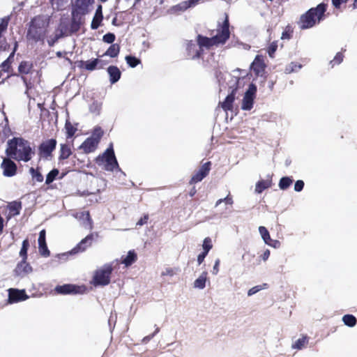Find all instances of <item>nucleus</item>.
I'll return each instance as SVG.
<instances>
[{"instance_id": "19", "label": "nucleus", "mask_w": 357, "mask_h": 357, "mask_svg": "<svg viewBox=\"0 0 357 357\" xmlns=\"http://www.w3.org/2000/svg\"><path fill=\"white\" fill-rule=\"evenodd\" d=\"M81 14H78L72 11V20L70 27L68 33L70 34L75 33L79 31L81 25Z\"/></svg>"}, {"instance_id": "9", "label": "nucleus", "mask_w": 357, "mask_h": 357, "mask_svg": "<svg viewBox=\"0 0 357 357\" xmlns=\"http://www.w3.org/2000/svg\"><path fill=\"white\" fill-rule=\"evenodd\" d=\"M9 157L5 158L1 164L3 175L6 177H12L17 173V165Z\"/></svg>"}, {"instance_id": "36", "label": "nucleus", "mask_w": 357, "mask_h": 357, "mask_svg": "<svg viewBox=\"0 0 357 357\" xmlns=\"http://www.w3.org/2000/svg\"><path fill=\"white\" fill-rule=\"evenodd\" d=\"M301 68H302L301 64H298L296 63L291 62L285 67L284 73L287 74H290L294 72H297Z\"/></svg>"}, {"instance_id": "5", "label": "nucleus", "mask_w": 357, "mask_h": 357, "mask_svg": "<svg viewBox=\"0 0 357 357\" xmlns=\"http://www.w3.org/2000/svg\"><path fill=\"white\" fill-rule=\"evenodd\" d=\"M229 22L227 15H225V19L222 24H218L216 29V33L213 37L217 45H224L229 38Z\"/></svg>"}, {"instance_id": "64", "label": "nucleus", "mask_w": 357, "mask_h": 357, "mask_svg": "<svg viewBox=\"0 0 357 357\" xmlns=\"http://www.w3.org/2000/svg\"><path fill=\"white\" fill-rule=\"evenodd\" d=\"M155 336V333H152L151 335H147L144 337L142 340V342L146 344L149 342L153 337Z\"/></svg>"}, {"instance_id": "59", "label": "nucleus", "mask_w": 357, "mask_h": 357, "mask_svg": "<svg viewBox=\"0 0 357 357\" xmlns=\"http://www.w3.org/2000/svg\"><path fill=\"white\" fill-rule=\"evenodd\" d=\"M148 220H149V215H144V217L141 218L140 220H139V221L137 222V225L142 226L147 222Z\"/></svg>"}, {"instance_id": "51", "label": "nucleus", "mask_w": 357, "mask_h": 357, "mask_svg": "<svg viewBox=\"0 0 357 357\" xmlns=\"http://www.w3.org/2000/svg\"><path fill=\"white\" fill-rule=\"evenodd\" d=\"M115 40V35L112 33H107L105 34L102 37V40L105 43L111 44Z\"/></svg>"}, {"instance_id": "40", "label": "nucleus", "mask_w": 357, "mask_h": 357, "mask_svg": "<svg viewBox=\"0 0 357 357\" xmlns=\"http://www.w3.org/2000/svg\"><path fill=\"white\" fill-rule=\"evenodd\" d=\"M31 68V65L27 61H22L18 67V70L22 74H28Z\"/></svg>"}, {"instance_id": "14", "label": "nucleus", "mask_w": 357, "mask_h": 357, "mask_svg": "<svg viewBox=\"0 0 357 357\" xmlns=\"http://www.w3.org/2000/svg\"><path fill=\"white\" fill-rule=\"evenodd\" d=\"M99 64L100 65L99 66V68H102L104 65L102 61L98 59H94L86 61H80L79 62L78 67L81 68H84L89 71H93L97 68V66Z\"/></svg>"}, {"instance_id": "3", "label": "nucleus", "mask_w": 357, "mask_h": 357, "mask_svg": "<svg viewBox=\"0 0 357 357\" xmlns=\"http://www.w3.org/2000/svg\"><path fill=\"white\" fill-rule=\"evenodd\" d=\"M48 22L43 17L36 16L30 22L27 31V38L34 42L44 40Z\"/></svg>"}, {"instance_id": "26", "label": "nucleus", "mask_w": 357, "mask_h": 357, "mask_svg": "<svg viewBox=\"0 0 357 357\" xmlns=\"http://www.w3.org/2000/svg\"><path fill=\"white\" fill-rule=\"evenodd\" d=\"M17 47H18L17 42H15L13 52H11V54H10L8 58L6 61H4L1 65V68L2 70L6 71V72L8 71V70L10 68V65L12 63V61H13V57H14L15 51L17 49Z\"/></svg>"}, {"instance_id": "62", "label": "nucleus", "mask_w": 357, "mask_h": 357, "mask_svg": "<svg viewBox=\"0 0 357 357\" xmlns=\"http://www.w3.org/2000/svg\"><path fill=\"white\" fill-rule=\"evenodd\" d=\"M207 255H208L207 252L203 251L201 254H199L198 255V257H197V262H198L199 264H201L204 261V259H205V257H206Z\"/></svg>"}, {"instance_id": "31", "label": "nucleus", "mask_w": 357, "mask_h": 357, "mask_svg": "<svg viewBox=\"0 0 357 357\" xmlns=\"http://www.w3.org/2000/svg\"><path fill=\"white\" fill-rule=\"evenodd\" d=\"M120 47L118 44H112L108 48V50L103 54L105 56H109L112 58L116 57L119 53Z\"/></svg>"}, {"instance_id": "16", "label": "nucleus", "mask_w": 357, "mask_h": 357, "mask_svg": "<svg viewBox=\"0 0 357 357\" xmlns=\"http://www.w3.org/2000/svg\"><path fill=\"white\" fill-rule=\"evenodd\" d=\"M80 288V287L73 284H64L62 286H57L55 288V291L60 294H75L79 293Z\"/></svg>"}, {"instance_id": "32", "label": "nucleus", "mask_w": 357, "mask_h": 357, "mask_svg": "<svg viewBox=\"0 0 357 357\" xmlns=\"http://www.w3.org/2000/svg\"><path fill=\"white\" fill-rule=\"evenodd\" d=\"M71 149L70 146L67 144H61V150H60V160H66L69 158L71 155Z\"/></svg>"}, {"instance_id": "43", "label": "nucleus", "mask_w": 357, "mask_h": 357, "mask_svg": "<svg viewBox=\"0 0 357 357\" xmlns=\"http://www.w3.org/2000/svg\"><path fill=\"white\" fill-rule=\"evenodd\" d=\"M126 61L131 68L136 67L140 63V60L139 59L130 55L126 56Z\"/></svg>"}, {"instance_id": "6", "label": "nucleus", "mask_w": 357, "mask_h": 357, "mask_svg": "<svg viewBox=\"0 0 357 357\" xmlns=\"http://www.w3.org/2000/svg\"><path fill=\"white\" fill-rule=\"evenodd\" d=\"M100 159L105 161V169L107 171H114L115 169H119V164L115 157L112 144H110L102 156L98 158V160Z\"/></svg>"}, {"instance_id": "57", "label": "nucleus", "mask_w": 357, "mask_h": 357, "mask_svg": "<svg viewBox=\"0 0 357 357\" xmlns=\"http://www.w3.org/2000/svg\"><path fill=\"white\" fill-rule=\"evenodd\" d=\"M266 245L273 247L274 248H278L280 246V242L278 240H273L270 238V240L268 241V243Z\"/></svg>"}, {"instance_id": "60", "label": "nucleus", "mask_w": 357, "mask_h": 357, "mask_svg": "<svg viewBox=\"0 0 357 357\" xmlns=\"http://www.w3.org/2000/svg\"><path fill=\"white\" fill-rule=\"evenodd\" d=\"M196 47H197V46L195 43H193L192 42H190L188 43L187 50L190 54L192 51H193V52L195 51V52L197 51H198L197 50H196Z\"/></svg>"}, {"instance_id": "33", "label": "nucleus", "mask_w": 357, "mask_h": 357, "mask_svg": "<svg viewBox=\"0 0 357 357\" xmlns=\"http://www.w3.org/2000/svg\"><path fill=\"white\" fill-rule=\"evenodd\" d=\"M54 10H63L68 4V0H50Z\"/></svg>"}, {"instance_id": "37", "label": "nucleus", "mask_w": 357, "mask_h": 357, "mask_svg": "<svg viewBox=\"0 0 357 357\" xmlns=\"http://www.w3.org/2000/svg\"><path fill=\"white\" fill-rule=\"evenodd\" d=\"M308 338L307 336H303L301 338L297 340L295 343L292 345L293 349H302L305 345L307 343Z\"/></svg>"}, {"instance_id": "24", "label": "nucleus", "mask_w": 357, "mask_h": 357, "mask_svg": "<svg viewBox=\"0 0 357 357\" xmlns=\"http://www.w3.org/2000/svg\"><path fill=\"white\" fill-rule=\"evenodd\" d=\"M76 218L79 220H82L83 225L84 227L88 228L89 229H92L93 228V222L90 217V214L89 211H84L80 213L79 215H76Z\"/></svg>"}, {"instance_id": "41", "label": "nucleus", "mask_w": 357, "mask_h": 357, "mask_svg": "<svg viewBox=\"0 0 357 357\" xmlns=\"http://www.w3.org/2000/svg\"><path fill=\"white\" fill-rule=\"evenodd\" d=\"M29 173L31 175L32 178L36 181L42 182L43 181V176L42 174L33 167H31L29 169Z\"/></svg>"}, {"instance_id": "35", "label": "nucleus", "mask_w": 357, "mask_h": 357, "mask_svg": "<svg viewBox=\"0 0 357 357\" xmlns=\"http://www.w3.org/2000/svg\"><path fill=\"white\" fill-rule=\"evenodd\" d=\"M293 180L288 176H284L279 181V188L282 190H287L292 183Z\"/></svg>"}, {"instance_id": "28", "label": "nucleus", "mask_w": 357, "mask_h": 357, "mask_svg": "<svg viewBox=\"0 0 357 357\" xmlns=\"http://www.w3.org/2000/svg\"><path fill=\"white\" fill-rule=\"evenodd\" d=\"M206 278L207 272L204 271L194 282V287L199 289H203L206 286Z\"/></svg>"}, {"instance_id": "39", "label": "nucleus", "mask_w": 357, "mask_h": 357, "mask_svg": "<svg viewBox=\"0 0 357 357\" xmlns=\"http://www.w3.org/2000/svg\"><path fill=\"white\" fill-rule=\"evenodd\" d=\"M259 232L261 237L263 239L264 242L266 244L268 243V241L271 238L270 234H269V231H268V229L264 226H260V227H259Z\"/></svg>"}, {"instance_id": "27", "label": "nucleus", "mask_w": 357, "mask_h": 357, "mask_svg": "<svg viewBox=\"0 0 357 357\" xmlns=\"http://www.w3.org/2000/svg\"><path fill=\"white\" fill-rule=\"evenodd\" d=\"M137 260V254L134 250H130L128 255L123 259L122 264L126 267L131 266Z\"/></svg>"}, {"instance_id": "4", "label": "nucleus", "mask_w": 357, "mask_h": 357, "mask_svg": "<svg viewBox=\"0 0 357 357\" xmlns=\"http://www.w3.org/2000/svg\"><path fill=\"white\" fill-rule=\"evenodd\" d=\"M112 265L106 264L98 269L93 276V284L95 286H105L110 282V275L112 272Z\"/></svg>"}, {"instance_id": "20", "label": "nucleus", "mask_w": 357, "mask_h": 357, "mask_svg": "<svg viewBox=\"0 0 357 357\" xmlns=\"http://www.w3.org/2000/svg\"><path fill=\"white\" fill-rule=\"evenodd\" d=\"M236 88L232 89L231 92L226 97L225 101L220 102L221 107L225 111L232 110L233 102L235 100V92Z\"/></svg>"}, {"instance_id": "47", "label": "nucleus", "mask_w": 357, "mask_h": 357, "mask_svg": "<svg viewBox=\"0 0 357 357\" xmlns=\"http://www.w3.org/2000/svg\"><path fill=\"white\" fill-rule=\"evenodd\" d=\"M344 55L342 52H337L333 60L331 61L330 64L333 67L335 65L340 64L343 61Z\"/></svg>"}, {"instance_id": "10", "label": "nucleus", "mask_w": 357, "mask_h": 357, "mask_svg": "<svg viewBox=\"0 0 357 357\" xmlns=\"http://www.w3.org/2000/svg\"><path fill=\"white\" fill-rule=\"evenodd\" d=\"M56 141L50 139L41 143L38 147L39 153L42 157L47 158L51 155L52 152L55 149Z\"/></svg>"}, {"instance_id": "48", "label": "nucleus", "mask_w": 357, "mask_h": 357, "mask_svg": "<svg viewBox=\"0 0 357 357\" xmlns=\"http://www.w3.org/2000/svg\"><path fill=\"white\" fill-rule=\"evenodd\" d=\"M202 246H203L204 252H206L208 253L209 252V250L212 248L211 239L208 237L206 238L204 240Z\"/></svg>"}, {"instance_id": "13", "label": "nucleus", "mask_w": 357, "mask_h": 357, "mask_svg": "<svg viewBox=\"0 0 357 357\" xmlns=\"http://www.w3.org/2000/svg\"><path fill=\"white\" fill-rule=\"evenodd\" d=\"M98 144L96 139L88 137L79 146V149L82 150L84 153H90L96 151Z\"/></svg>"}, {"instance_id": "54", "label": "nucleus", "mask_w": 357, "mask_h": 357, "mask_svg": "<svg viewBox=\"0 0 357 357\" xmlns=\"http://www.w3.org/2000/svg\"><path fill=\"white\" fill-rule=\"evenodd\" d=\"M304 185H305V183H304L303 181H302V180L296 181L295 183V185H294V190L296 192L302 191L304 188Z\"/></svg>"}, {"instance_id": "25", "label": "nucleus", "mask_w": 357, "mask_h": 357, "mask_svg": "<svg viewBox=\"0 0 357 357\" xmlns=\"http://www.w3.org/2000/svg\"><path fill=\"white\" fill-rule=\"evenodd\" d=\"M272 185L271 178L266 180L259 181L255 185V192L257 194L261 193L264 190L269 188Z\"/></svg>"}, {"instance_id": "50", "label": "nucleus", "mask_w": 357, "mask_h": 357, "mask_svg": "<svg viewBox=\"0 0 357 357\" xmlns=\"http://www.w3.org/2000/svg\"><path fill=\"white\" fill-rule=\"evenodd\" d=\"M39 252L40 254L43 257H48L50 256V250L47 248L46 243L45 244H42L41 245H39Z\"/></svg>"}, {"instance_id": "63", "label": "nucleus", "mask_w": 357, "mask_h": 357, "mask_svg": "<svg viewBox=\"0 0 357 357\" xmlns=\"http://www.w3.org/2000/svg\"><path fill=\"white\" fill-rule=\"evenodd\" d=\"M270 256V251L269 250H266L264 253L261 255V257L264 261H266Z\"/></svg>"}, {"instance_id": "49", "label": "nucleus", "mask_w": 357, "mask_h": 357, "mask_svg": "<svg viewBox=\"0 0 357 357\" xmlns=\"http://www.w3.org/2000/svg\"><path fill=\"white\" fill-rule=\"evenodd\" d=\"M266 286V284H264L263 286L257 285V286L253 287L248 290V295L249 296H251L255 294L256 293H257L258 291H259L260 290L263 289Z\"/></svg>"}, {"instance_id": "29", "label": "nucleus", "mask_w": 357, "mask_h": 357, "mask_svg": "<svg viewBox=\"0 0 357 357\" xmlns=\"http://www.w3.org/2000/svg\"><path fill=\"white\" fill-rule=\"evenodd\" d=\"M77 124L73 125L69 120H66L65 123V129L66 131V137L71 138L77 130Z\"/></svg>"}, {"instance_id": "44", "label": "nucleus", "mask_w": 357, "mask_h": 357, "mask_svg": "<svg viewBox=\"0 0 357 357\" xmlns=\"http://www.w3.org/2000/svg\"><path fill=\"white\" fill-rule=\"evenodd\" d=\"M21 208H22L21 203L13 202L10 205L9 210H10V212L13 215H16L20 214Z\"/></svg>"}, {"instance_id": "11", "label": "nucleus", "mask_w": 357, "mask_h": 357, "mask_svg": "<svg viewBox=\"0 0 357 357\" xmlns=\"http://www.w3.org/2000/svg\"><path fill=\"white\" fill-rule=\"evenodd\" d=\"M211 162H205L192 176L190 181V183L193 184L202 181L208 174L211 169Z\"/></svg>"}, {"instance_id": "55", "label": "nucleus", "mask_w": 357, "mask_h": 357, "mask_svg": "<svg viewBox=\"0 0 357 357\" xmlns=\"http://www.w3.org/2000/svg\"><path fill=\"white\" fill-rule=\"evenodd\" d=\"M38 241V245H41L42 244H45V243H46L45 230V229H43L40 231Z\"/></svg>"}, {"instance_id": "46", "label": "nucleus", "mask_w": 357, "mask_h": 357, "mask_svg": "<svg viewBox=\"0 0 357 357\" xmlns=\"http://www.w3.org/2000/svg\"><path fill=\"white\" fill-rule=\"evenodd\" d=\"M225 203V204L227 205H232L234 204L233 198L230 196L229 194L226 197L223 199H218L215 203V207H217L218 205H220L222 203Z\"/></svg>"}, {"instance_id": "12", "label": "nucleus", "mask_w": 357, "mask_h": 357, "mask_svg": "<svg viewBox=\"0 0 357 357\" xmlns=\"http://www.w3.org/2000/svg\"><path fill=\"white\" fill-rule=\"evenodd\" d=\"M93 241V234H90L83 238L76 247H75L71 251L70 254H77L86 250L89 247Z\"/></svg>"}, {"instance_id": "15", "label": "nucleus", "mask_w": 357, "mask_h": 357, "mask_svg": "<svg viewBox=\"0 0 357 357\" xmlns=\"http://www.w3.org/2000/svg\"><path fill=\"white\" fill-rule=\"evenodd\" d=\"M28 296L24 290L10 289L8 301L10 303L25 301Z\"/></svg>"}, {"instance_id": "42", "label": "nucleus", "mask_w": 357, "mask_h": 357, "mask_svg": "<svg viewBox=\"0 0 357 357\" xmlns=\"http://www.w3.org/2000/svg\"><path fill=\"white\" fill-rule=\"evenodd\" d=\"M59 173V172L57 169H53L52 171H50L46 176V184H50L52 183L58 176Z\"/></svg>"}, {"instance_id": "61", "label": "nucleus", "mask_w": 357, "mask_h": 357, "mask_svg": "<svg viewBox=\"0 0 357 357\" xmlns=\"http://www.w3.org/2000/svg\"><path fill=\"white\" fill-rule=\"evenodd\" d=\"M333 6L336 8L340 7L341 4L347 2L348 0H331Z\"/></svg>"}, {"instance_id": "17", "label": "nucleus", "mask_w": 357, "mask_h": 357, "mask_svg": "<svg viewBox=\"0 0 357 357\" xmlns=\"http://www.w3.org/2000/svg\"><path fill=\"white\" fill-rule=\"evenodd\" d=\"M66 34V31L65 27L60 24L59 28L55 31V33L52 36H50L47 43L50 47L54 45V44L62 37H63Z\"/></svg>"}, {"instance_id": "52", "label": "nucleus", "mask_w": 357, "mask_h": 357, "mask_svg": "<svg viewBox=\"0 0 357 357\" xmlns=\"http://www.w3.org/2000/svg\"><path fill=\"white\" fill-rule=\"evenodd\" d=\"M277 48H278V45L276 43L273 42L270 45V46L268 48V53L271 57H273V54H275V51L277 50Z\"/></svg>"}, {"instance_id": "21", "label": "nucleus", "mask_w": 357, "mask_h": 357, "mask_svg": "<svg viewBox=\"0 0 357 357\" xmlns=\"http://www.w3.org/2000/svg\"><path fill=\"white\" fill-rule=\"evenodd\" d=\"M265 68V64L264 59L261 56L257 55L252 63V69L256 73L257 75H259L264 72Z\"/></svg>"}, {"instance_id": "1", "label": "nucleus", "mask_w": 357, "mask_h": 357, "mask_svg": "<svg viewBox=\"0 0 357 357\" xmlns=\"http://www.w3.org/2000/svg\"><path fill=\"white\" fill-rule=\"evenodd\" d=\"M6 155L17 161L29 162L35 154L30 142L22 137H13L7 142Z\"/></svg>"}, {"instance_id": "22", "label": "nucleus", "mask_w": 357, "mask_h": 357, "mask_svg": "<svg viewBox=\"0 0 357 357\" xmlns=\"http://www.w3.org/2000/svg\"><path fill=\"white\" fill-rule=\"evenodd\" d=\"M102 18L103 16L102 13V6L99 5L96 10L95 15L91 22V28L93 30L97 29L99 27Z\"/></svg>"}, {"instance_id": "8", "label": "nucleus", "mask_w": 357, "mask_h": 357, "mask_svg": "<svg viewBox=\"0 0 357 357\" xmlns=\"http://www.w3.org/2000/svg\"><path fill=\"white\" fill-rule=\"evenodd\" d=\"M197 43L199 45V51L196 52V54L192 56V59H198L200 58L202 54L203 48L205 47L206 49H209L213 46H218L213 37L211 38L203 36L202 35H198L197 36Z\"/></svg>"}, {"instance_id": "53", "label": "nucleus", "mask_w": 357, "mask_h": 357, "mask_svg": "<svg viewBox=\"0 0 357 357\" xmlns=\"http://www.w3.org/2000/svg\"><path fill=\"white\" fill-rule=\"evenodd\" d=\"M100 108L101 106L99 103L93 102V104L91 105L89 109L92 113L99 114Z\"/></svg>"}, {"instance_id": "7", "label": "nucleus", "mask_w": 357, "mask_h": 357, "mask_svg": "<svg viewBox=\"0 0 357 357\" xmlns=\"http://www.w3.org/2000/svg\"><path fill=\"white\" fill-rule=\"evenodd\" d=\"M256 92V85L254 84H250L243 98L241 105L242 109L249 111L252 108Z\"/></svg>"}, {"instance_id": "23", "label": "nucleus", "mask_w": 357, "mask_h": 357, "mask_svg": "<svg viewBox=\"0 0 357 357\" xmlns=\"http://www.w3.org/2000/svg\"><path fill=\"white\" fill-rule=\"evenodd\" d=\"M107 73L109 75V81L112 84L117 82L121 78V73L116 66H111L108 67Z\"/></svg>"}, {"instance_id": "56", "label": "nucleus", "mask_w": 357, "mask_h": 357, "mask_svg": "<svg viewBox=\"0 0 357 357\" xmlns=\"http://www.w3.org/2000/svg\"><path fill=\"white\" fill-rule=\"evenodd\" d=\"M22 266H24L23 271L24 273H27L31 271V267L29 264H26V261H24L22 260V263L18 265L17 268H20Z\"/></svg>"}, {"instance_id": "45", "label": "nucleus", "mask_w": 357, "mask_h": 357, "mask_svg": "<svg viewBox=\"0 0 357 357\" xmlns=\"http://www.w3.org/2000/svg\"><path fill=\"white\" fill-rule=\"evenodd\" d=\"M103 135V131L100 127L96 128L91 135L90 138H93V139H96L97 142L99 143L102 136Z\"/></svg>"}, {"instance_id": "2", "label": "nucleus", "mask_w": 357, "mask_h": 357, "mask_svg": "<svg viewBox=\"0 0 357 357\" xmlns=\"http://www.w3.org/2000/svg\"><path fill=\"white\" fill-rule=\"evenodd\" d=\"M328 5L324 2L311 8L300 16L297 24L301 29H308L319 24L325 19Z\"/></svg>"}, {"instance_id": "34", "label": "nucleus", "mask_w": 357, "mask_h": 357, "mask_svg": "<svg viewBox=\"0 0 357 357\" xmlns=\"http://www.w3.org/2000/svg\"><path fill=\"white\" fill-rule=\"evenodd\" d=\"M342 321L346 326L353 327L356 324V318L352 314H345L342 317Z\"/></svg>"}, {"instance_id": "30", "label": "nucleus", "mask_w": 357, "mask_h": 357, "mask_svg": "<svg viewBox=\"0 0 357 357\" xmlns=\"http://www.w3.org/2000/svg\"><path fill=\"white\" fill-rule=\"evenodd\" d=\"M190 7H192V6L188 0L186 1L181 2V3L172 7L170 9V12L172 13H175L177 12H183Z\"/></svg>"}, {"instance_id": "58", "label": "nucleus", "mask_w": 357, "mask_h": 357, "mask_svg": "<svg viewBox=\"0 0 357 357\" xmlns=\"http://www.w3.org/2000/svg\"><path fill=\"white\" fill-rule=\"evenodd\" d=\"M219 265H220V259H217L215 261V264L213 267L212 273L213 275H217L219 272Z\"/></svg>"}, {"instance_id": "18", "label": "nucleus", "mask_w": 357, "mask_h": 357, "mask_svg": "<svg viewBox=\"0 0 357 357\" xmlns=\"http://www.w3.org/2000/svg\"><path fill=\"white\" fill-rule=\"evenodd\" d=\"M89 0H76L73 6V12L85 15L88 12Z\"/></svg>"}, {"instance_id": "38", "label": "nucleus", "mask_w": 357, "mask_h": 357, "mask_svg": "<svg viewBox=\"0 0 357 357\" xmlns=\"http://www.w3.org/2000/svg\"><path fill=\"white\" fill-rule=\"evenodd\" d=\"M29 246V243L27 239H25L22 242V248L20 252V257H22V260L24 261L27 258V250Z\"/></svg>"}]
</instances>
